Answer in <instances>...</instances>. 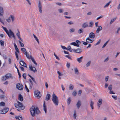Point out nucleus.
Wrapping results in <instances>:
<instances>
[{"mask_svg":"<svg viewBox=\"0 0 120 120\" xmlns=\"http://www.w3.org/2000/svg\"><path fill=\"white\" fill-rule=\"evenodd\" d=\"M5 105V103L4 102H2L0 103V106H4Z\"/></svg>","mask_w":120,"mask_h":120,"instance_id":"40","label":"nucleus"},{"mask_svg":"<svg viewBox=\"0 0 120 120\" xmlns=\"http://www.w3.org/2000/svg\"><path fill=\"white\" fill-rule=\"evenodd\" d=\"M66 66L68 68H69L70 67V64L67 63V64Z\"/></svg>","mask_w":120,"mask_h":120,"instance_id":"51","label":"nucleus"},{"mask_svg":"<svg viewBox=\"0 0 120 120\" xmlns=\"http://www.w3.org/2000/svg\"><path fill=\"white\" fill-rule=\"evenodd\" d=\"M88 25L87 24V22H85L83 23L82 26V29H84L88 27Z\"/></svg>","mask_w":120,"mask_h":120,"instance_id":"13","label":"nucleus"},{"mask_svg":"<svg viewBox=\"0 0 120 120\" xmlns=\"http://www.w3.org/2000/svg\"><path fill=\"white\" fill-rule=\"evenodd\" d=\"M0 44L2 46H3L4 45V42L3 41L0 40Z\"/></svg>","mask_w":120,"mask_h":120,"instance_id":"48","label":"nucleus"},{"mask_svg":"<svg viewBox=\"0 0 120 120\" xmlns=\"http://www.w3.org/2000/svg\"><path fill=\"white\" fill-rule=\"evenodd\" d=\"M5 96L4 95H0V98L4 99V98Z\"/></svg>","mask_w":120,"mask_h":120,"instance_id":"59","label":"nucleus"},{"mask_svg":"<svg viewBox=\"0 0 120 120\" xmlns=\"http://www.w3.org/2000/svg\"><path fill=\"white\" fill-rule=\"evenodd\" d=\"M61 47L63 49H66L67 50H68V49H67V48L65 47L64 46H63L62 45H61Z\"/></svg>","mask_w":120,"mask_h":120,"instance_id":"54","label":"nucleus"},{"mask_svg":"<svg viewBox=\"0 0 120 120\" xmlns=\"http://www.w3.org/2000/svg\"><path fill=\"white\" fill-rule=\"evenodd\" d=\"M83 30L82 28H80L78 31V33L79 34L82 33L83 32Z\"/></svg>","mask_w":120,"mask_h":120,"instance_id":"25","label":"nucleus"},{"mask_svg":"<svg viewBox=\"0 0 120 120\" xmlns=\"http://www.w3.org/2000/svg\"><path fill=\"white\" fill-rule=\"evenodd\" d=\"M18 98L20 101H22L23 100V98L22 96L20 94H19Z\"/></svg>","mask_w":120,"mask_h":120,"instance_id":"19","label":"nucleus"},{"mask_svg":"<svg viewBox=\"0 0 120 120\" xmlns=\"http://www.w3.org/2000/svg\"><path fill=\"white\" fill-rule=\"evenodd\" d=\"M77 53H81L82 52V49H77Z\"/></svg>","mask_w":120,"mask_h":120,"instance_id":"37","label":"nucleus"},{"mask_svg":"<svg viewBox=\"0 0 120 120\" xmlns=\"http://www.w3.org/2000/svg\"><path fill=\"white\" fill-rule=\"evenodd\" d=\"M9 108L8 107H5L3 109L0 110V113L1 114H5L8 111Z\"/></svg>","mask_w":120,"mask_h":120,"instance_id":"5","label":"nucleus"},{"mask_svg":"<svg viewBox=\"0 0 120 120\" xmlns=\"http://www.w3.org/2000/svg\"><path fill=\"white\" fill-rule=\"evenodd\" d=\"M29 68L30 71H32L34 73H36L37 72V70L36 68L34 67H33L32 65L30 64L29 65Z\"/></svg>","mask_w":120,"mask_h":120,"instance_id":"8","label":"nucleus"},{"mask_svg":"<svg viewBox=\"0 0 120 120\" xmlns=\"http://www.w3.org/2000/svg\"><path fill=\"white\" fill-rule=\"evenodd\" d=\"M0 22L3 24L4 25V20L0 18Z\"/></svg>","mask_w":120,"mask_h":120,"instance_id":"58","label":"nucleus"},{"mask_svg":"<svg viewBox=\"0 0 120 120\" xmlns=\"http://www.w3.org/2000/svg\"><path fill=\"white\" fill-rule=\"evenodd\" d=\"M109 40H108L107 41L104 45L103 46H102V48H104L106 46V45L108 43V42H109Z\"/></svg>","mask_w":120,"mask_h":120,"instance_id":"46","label":"nucleus"},{"mask_svg":"<svg viewBox=\"0 0 120 120\" xmlns=\"http://www.w3.org/2000/svg\"><path fill=\"white\" fill-rule=\"evenodd\" d=\"M52 101L56 105H58L59 104V100L58 98L54 93L53 92L52 96Z\"/></svg>","mask_w":120,"mask_h":120,"instance_id":"3","label":"nucleus"},{"mask_svg":"<svg viewBox=\"0 0 120 120\" xmlns=\"http://www.w3.org/2000/svg\"><path fill=\"white\" fill-rule=\"evenodd\" d=\"M16 88L19 90H22L23 89V85L20 83H17L16 85Z\"/></svg>","mask_w":120,"mask_h":120,"instance_id":"6","label":"nucleus"},{"mask_svg":"<svg viewBox=\"0 0 120 120\" xmlns=\"http://www.w3.org/2000/svg\"><path fill=\"white\" fill-rule=\"evenodd\" d=\"M81 105V103L80 100H79L78 101L76 104V105L77 108L79 109Z\"/></svg>","mask_w":120,"mask_h":120,"instance_id":"16","label":"nucleus"},{"mask_svg":"<svg viewBox=\"0 0 120 120\" xmlns=\"http://www.w3.org/2000/svg\"><path fill=\"white\" fill-rule=\"evenodd\" d=\"M71 101V98L70 97H69L67 100V102L68 105L70 104Z\"/></svg>","mask_w":120,"mask_h":120,"instance_id":"31","label":"nucleus"},{"mask_svg":"<svg viewBox=\"0 0 120 120\" xmlns=\"http://www.w3.org/2000/svg\"><path fill=\"white\" fill-rule=\"evenodd\" d=\"M95 37V34L92 32L90 33L89 35V37L91 38H94Z\"/></svg>","mask_w":120,"mask_h":120,"instance_id":"11","label":"nucleus"},{"mask_svg":"<svg viewBox=\"0 0 120 120\" xmlns=\"http://www.w3.org/2000/svg\"><path fill=\"white\" fill-rule=\"evenodd\" d=\"M15 118L16 120H22L23 119L21 116H16L15 117Z\"/></svg>","mask_w":120,"mask_h":120,"instance_id":"22","label":"nucleus"},{"mask_svg":"<svg viewBox=\"0 0 120 120\" xmlns=\"http://www.w3.org/2000/svg\"><path fill=\"white\" fill-rule=\"evenodd\" d=\"M4 10L3 8L1 7H0V16H2L4 14Z\"/></svg>","mask_w":120,"mask_h":120,"instance_id":"14","label":"nucleus"},{"mask_svg":"<svg viewBox=\"0 0 120 120\" xmlns=\"http://www.w3.org/2000/svg\"><path fill=\"white\" fill-rule=\"evenodd\" d=\"M82 42H83V44L85 45H86L88 44V43L87 42V41L86 40V42H84L83 41H82Z\"/></svg>","mask_w":120,"mask_h":120,"instance_id":"45","label":"nucleus"},{"mask_svg":"<svg viewBox=\"0 0 120 120\" xmlns=\"http://www.w3.org/2000/svg\"><path fill=\"white\" fill-rule=\"evenodd\" d=\"M15 107L16 108H18L19 109V104H18L16 103H15Z\"/></svg>","mask_w":120,"mask_h":120,"instance_id":"62","label":"nucleus"},{"mask_svg":"<svg viewBox=\"0 0 120 120\" xmlns=\"http://www.w3.org/2000/svg\"><path fill=\"white\" fill-rule=\"evenodd\" d=\"M19 108L20 109L23 110L25 108V107L22 103H21L19 104Z\"/></svg>","mask_w":120,"mask_h":120,"instance_id":"12","label":"nucleus"},{"mask_svg":"<svg viewBox=\"0 0 120 120\" xmlns=\"http://www.w3.org/2000/svg\"><path fill=\"white\" fill-rule=\"evenodd\" d=\"M43 109L45 111V113H46L47 112V109L46 107L45 101H44L43 105Z\"/></svg>","mask_w":120,"mask_h":120,"instance_id":"18","label":"nucleus"},{"mask_svg":"<svg viewBox=\"0 0 120 120\" xmlns=\"http://www.w3.org/2000/svg\"><path fill=\"white\" fill-rule=\"evenodd\" d=\"M112 97L115 100H116L117 99V97L115 95H112Z\"/></svg>","mask_w":120,"mask_h":120,"instance_id":"50","label":"nucleus"},{"mask_svg":"<svg viewBox=\"0 0 120 120\" xmlns=\"http://www.w3.org/2000/svg\"><path fill=\"white\" fill-rule=\"evenodd\" d=\"M70 44L77 47L78 46V45H77V43L75 42H72Z\"/></svg>","mask_w":120,"mask_h":120,"instance_id":"36","label":"nucleus"},{"mask_svg":"<svg viewBox=\"0 0 120 120\" xmlns=\"http://www.w3.org/2000/svg\"><path fill=\"white\" fill-rule=\"evenodd\" d=\"M54 56L56 57V58L58 59V60H60V59L59 58V57L55 54V53H54Z\"/></svg>","mask_w":120,"mask_h":120,"instance_id":"56","label":"nucleus"},{"mask_svg":"<svg viewBox=\"0 0 120 120\" xmlns=\"http://www.w3.org/2000/svg\"><path fill=\"white\" fill-rule=\"evenodd\" d=\"M91 63V62L90 61H89L86 64V67H88L89 66L90 64Z\"/></svg>","mask_w":120,"mask_h":120,"instance_id":"41","label":"nucleus"},{"mask_svg":"<svg viewBox=\"0 0 120 120\" xmlns=\"http://www.w3.org/2000/svg\"><path fill=\"white\" fill-rule=\"evenodd\" d=\"M9 78L13 79L11 74L9 73H8L6 74L5 75L2 77L1 79L2 81H4L6 80Z\"/></svg>","mask_w":120,"mask_h":120,"instance_id":"4","label":"nucleus"},{"mask_svg":"<svg viewBox=\"0 0 120 120\" xmlns=\"http://www.w3.org/2000/svg\"><path fill=\"white\" fill-rule=\"evenodd\" d=\"M82 92V91L81 90H79L78 92V94L79 95H81Z\"/></svg>","mask_w":120,"mask_h":120,"instance_id":"63","label":"nucleus"},{"mask_svg":"<svg viewBox=\"0 0 120 120\" xmlns=\"http://www.w3.org/2000/svg\"><path fill=\"white\" fill-rule=\"evenodd\" d=\"M17 36L18 37L20 36V33L19 30H18V32L16 34Z\"/></svg>","mask_w":120,"mask_h":120,"instance_id":"64","label":"nucleus"},{"mask_svg":"<svg viewBox=\"0 0 120 120\" xmlns=\"http://www.w3.org/2000/svg\"><path fill=\"white\" fill-rule=\"evenodd\" d=\"M23 77L25 79H26V74L25 73H24L22 75Z\"/></svg>","mask_w":120,"mask_h":120,"instance_id":"60","label":"nucleus"},{"mask_svg":"<svg viewBox=\"0 0 120 120\" xmlns=\"http://www.w3.org/2000/svg\"><path fill=\"white\" fill-rule=\"evenodd\" d=\"M57 73L58 74L59 76H63V74H61L59 71H57Z\"/></svg>","mask_w":120,"mask_h":120,"instance_id":"53","label":"nucleus"},{"mask_svg":"<svg viewBox=\"0 0 120 120\" xmlns=\"http://www.w3.org/2000/svg\"><path fill=\"white\" fill-rule=\"evenodd\" d=\"M74 71L75 73L76 74L78 75L79 74V71L78 68H75Z\"/></svg>","mask_w":120,"mask_h":120,"instance_id":"27","label":"nucleus"},{"mask_svg":"<svg viewBox=\"0 0 120 120\" xmlns=\"http://www.w3.org/2000/svg\"><path fill=\"white\" fill-rule=\"evenodd\" d=\"M77 116L76 114V111H74V113L73 115V117L74 119H75L76 118Z\"/></svg>","mask_w":120,"mask_h":120,"instance_id":"35","label":"nucleus"},{"mask_svg":"<svg viewBox=\"0 0 120 120\" xmlns=\"http://www.w3.org/2000/svg\"><path fill=\"white\" fill-rule=\"evenodd\" d=\"M75 29L74 28H72L70 29L69 30V31L70 33H72L74 32L75 31Z\"/></svg>","mask_w":120,"mask_h":120,"instance_id":"33","label":"nucleus"},{"mask_svg":"<svg viewBox=\"0 0 120 120\" xmlns=\"http://www.w3.org/2000/svg\"><path fill=\"white\" fill-rule=\"evenodd\" d=\"M25 88L26 90L27 91V92H29L30 91H29V90L28 89V88H27L26 85V84H25Z\"/></svg>","mask_w":120,"mask_h":120,"instance_id":"49","label":"nucleus"},{"mask_svg":"<svg viewBox=\"0 0 120 120\" xmlns=\"http://www.w3.org/2000/svg\"><path fill=\"white\" fill-rule=\"evenodd\" d=\"M74 24V22L72 21H70L69 22H68L67 23V24L69 25L73 24Z\"/></svg>","mask_w":120,"mask_h":120,"instance_id":"47","label":"nucleus"},{"mask_svg":"<svg viewBox=\"0 0 120 120\" xmlns=\"http://www.w3.org/2000/svg\"><path fill=\"white\" fill-rule=\"evenodd\" d=\"M116 18H115L112 19L110 21V24H111L116 19Z\"/></svg>","mask_w":120,"mask_h":120,"instance_id":"38","label":"nucleus"},{"mask_svg":"<svg viewBox=\"0 0 120 120\" xmlns=\"http://www.w3.org/2000/svg\"><path fill=\"white\" fill-rule=\"evenodd\" d=\"M51 97V95L50 94H48L46 97L45 100L46 101H48L50 100Z\"/></svg>","mask_w":120,"mask_h":120,"instance_id":"20","label":"nucleus"},{"mask_svg":"<svg viewBox=\"0 0 120 120\" xmlns=\"http://www.w3.org/2000/svg\"><path fill=\"white\" fill-rule=\"evenodd\" d=\"M34 95L38 98H40L41 96V95L40 94V92L38 90H37L34 91Z\"/></svg>","mask_w":120,"mask_h":120,"instance_id":"7","label":"nucleus"},{"mask_svg":"<svg viewBox=\"0 0 120 120\" xmlns=\"http://www.w3.org/2000/svg\"><path fill=\"white\" fill-rule=\"evenodd\" d=\"M63 11L62 9H60L58 10V11L60 13H62L63 12Z\"/></svg>","mask_w":120,"mask_h":120,"instance_id":"57","label":"nucleus"},{"mask_svg":"<svg viewBox=\"0 0 120 120\" xmlns=\"http://www.w3.org/2000/svg\"><path fill=\"white\" fill-rule=\"evenodd\" d=\"M19 64L22 66H24L25 64H26V63L23 60H21L19 62Z\"/></svg>","mask_w":120,"mask_h":120,"instance_id":"24","label":"nucleus"},{"mask_svg":"<svg viewBox=\"0 0 120 120\" xmlns=\"http://www.w3.org/2000/svg\"><path fill=\"white\" fill-rule=\"evenodd\" d=\"M86 39L87 41V42L89 43H90L93 42L94 41V40L90 39V38L89 37L87 38Z\"/></svg>","mask_w":120,"mask_h":120,"instance_id":"17","label":"nucleus"},{"mask_svg":"<svg viewBox=\"0 0 120 120\" xmlns=\"http://www.w3.org/2000/svg\"><path fill=\"white\" fill-rule=\"evenodd\" d=\"M102 103V100L101 99H99L97 103V106L98 109H99Z\"/></svg>","mask_w":120,"mask_h":120,"instance_id":"10","label":"nucleus"},{"mask_svg":"<svg viewBox=\"0 0 120 120\" xmlns=\"http://www.w3.org/2000/svg\"><path fill=\"white\" fill-rule=\"evenodd\" d=\"M90 105L91 108V109H94V107H93V105L94 104V102L92 101L91 100H90Z\"/></svg>","mask_w":120,"mask_h":120,"instance_id":"21","label":"nucleus"},{"mask_svg":"<svg viewBox=\"0 0 120 120\" xmlns=\"http://www.w3.org/2000/svg\"><path fill=\"white\" fill-rule=\"evenodd\" d=\"M19 75V78H20L21 77V75L20 73V72L19 71V70L17 71Z\"/></svg>","mask_w":120,"mask_h":120,"instance_id":"55","label":"nucleus"},{"mask_svg":"<svg viewBox=\"0 0 120 120\" xmlns=\"http://www.w3.org/2000/svg\"><path fill=\"white\" fill-rule=\"evenodd\" d=\"M33 36L34 38H35V39L37 42L38 44H39V41L38 39V38L36 37V36L34 34H33Z\"/></svg>","mask_w":120,"mask_h":120,"instance_id":"32","label":"nucleus"},{"mask_svg":"<svg viewBox=\"0 0 120 120\" xmlns=\"http://www.w3.org/2000/svg\"><path fill=\"white\" fill-rule=\"evenodd\" d=\"M65 56L66 57L68 58V59H70L71 60H72L70 56L69 55H66Z\"/></svg>","mask_w":120,"mask_h":120,"instance_id":"61","label":"nucleus"},{"mask_svg":"<svg viewBox=\"0 0 120 120\" xmlns=\"http://www.w3.org/2000/svg\"><path fill=\"white\" fill-rule=\"evenodd\" d=\"M89 25L88 26V27H92L93 26V22H90L89 23Z\"/></svg>","mask_w":120,"mask_h":120,"instance_id":"34","label":"nucleus"},{"mask_svg":"<svg viewBox=\"0 0 120 120\" xmlns=\"http://www.w3.org/2000/svg\"><path fill=\"white\" fill-rule=\"evenodd\" d=\"M2 28H3L4 30L5 31L6 34H8V37L11 38V36L14 38L15 40V37L14 34V33L10 29L8 31L7 28L3 26H2Z\"/></svg>","mask_w":120,"mask_h":120,"instance_id":"2","label":"nucleus"},{"mask_svg":"<svg viewBox=\"0 0 120 120\" xmlns=\"http://www.w3.org/2000/svg\"><path fill=\"white\" fill-rule=\"evenodd\" d=\"M21 50L22 51H23V52H25V53H26H26L27 52L26 49L24 48H22L21 49Z\"/></svg>","mask_w":120,"mask_h":120,"instance_id":"52","label":"nucleus"},{"mask_svg":"<svg viewBox=\"0 0 120 120\" xmlns=\"http://www.w3.org/2000/svg\"><path fill=\"white\" fill-rule=\"evenodd\" d=\"M77 94V93L76 91H74L72 93V95L74 96H75Z\"/></svg>","mask_w":120,"mask_h":120,"instance_id":"39","label":"nucleus"},{"mask_svg":"<svg viewBox=\"0 0 120 120\" xmlns=\"http://www.w3.org/2000/svg\"><path fill=\"white\" fill-rule=\"evenodd\" d=\"M11 17L10 18L12 19V22H13L15 20V17L14 16L12 15H11Z\"/></svg>","mask_w":120,"mask_h":120,"instance_id":"44","label":"nucleus"},{"mask_svg":"<svg viewBox=\"0 0 120 120\" xmlns=\"http://www.w3.org/2000/svg\"><path fill=\"white\" fill-rule=\"evenodd\" d=\"M83 57V56H81L79 58H77V60L79 63H80L82 61V60Z\"/></svg>","mask_w":120,"mask_h":120,"instance_id":"23","label":"nucleus"},{"mask_svg":"<svg viewBox=\"0 0 120 120\" xmlns=\"http://www.w3.org/2000/svg\"><path fill=\"white\" fill-rule=\"evenodd\" d=\"M76 42L77 43V45H78L77 47H79V45L81 44L80 41H79L77 40L76 41Z\"/></svg>","mask_w":120,"mask_h":120,"instance_id":"29","label":"nucleus"},{"mask_svg":"<svg viewBox=\"0 0 120 120\" xmlns=\"http://www.w3.org/2000/svg\"><path fill=\"white\" fill-rule=\"evenodd\" d=\"M25 54L26 55L27 57L29 59H30V58L32 57L31 56H30L29 54L28 53H27V52L26 53H26H25Z\"/></svg>","mask_w":120,"mask_h":120,"instance_id":"26","label":"nucleus"},{"mask_svg":"<svg viewBox=\"0 0 120 120\" xmlns=\"http://www.w3.org/2000/svg\"><path fill=\"white\" fill-rule=\"evenodd\" d=\"M74 88V86L71 84L70 85L69 87V89L70 90H73Z\"/></svg>","mask_w":120,"mask_h":120,"instance_id":"30","label":"nucleus"},{"mask_svg":"<svg viewBox=\"0 0 120 120\" xmlns=\"http://www.w3.org/2000/svg\"><path fill=\"white\" fill-rule=\"evenodd\" d=\"M112 85H110L108 88V89L110 91H111V90H112Z\"/></svg>","mask_w":120,"mask_h":120,"instance_id":"42","label":"nucleus"},{"mask_svg":"<svg viewBox=\"0 0 120 120\" xmlns=\"http://www.w3.org/2000/svg\"><path fill=\"white\" fill-rule=\"evenodd\" d=\"M111 2L109 1L104 6V8H105L107 7L110 4V3Z\"/></svg>","mask_w":120,"mask_h":120,"instance_id":"43","label":"nucleus"},{"mask_svg":"<svg viewBox=\"0 0 120 120\" xmlns=\"http://www.w3.org/2000/svg\"><path fill=\"white\" fill-rule=\"evenodd\" d=\"M102 29V27L101 26H98L96 30V32L97 33H98Z\"/></svg>","mask_w":120,"mask_h":120,"instance_id":"15","label":"nucleus"},{"mask_svg":"<svg viewBox=\"0 0 120 120\" xmlns=\"http://www.w3.org/2000/svg\"><path fill=\"white\" fill-rule=\"evenodd\" d=\"M30 59L34 63L35 65H37V64L36 63L34 58L33 57L30 58Z\"/></svg>","mask_w":120,"mask_h":120,"instance_id":"28","label":"nucleus"},{"mask_svg":"<svg viewBox=\"0 0 120 120\" xmlns=\"http://www.w3.org/2000/svg\"><path fill=\"white\" fill-rule=\"evenodd\" d=\"M30 113L33 117L35 116V114H38L40 112L38 108V107H36L35 108V107L33 105L32 106L31 108L30 109Z\"/></svg>","mask_w":120,"mask_h":120,"instance_id":"1","label":"nucleus"},{"mask_svg":"<svg viewBox=\"0 0 120 120\" xmlns=\"http://www.w3.org/2000/svg\"><path fill=\"white\" fill-rule=\"evenodd\" d=\"M38 2V7L39 11L41 13H42V10L41 3L40 0Z\"/></svg>","mask_w":120,"mask_h":120,"instance_id":"9","label":"nucleus"}]
</instances>
